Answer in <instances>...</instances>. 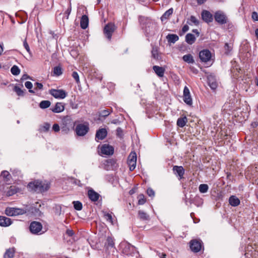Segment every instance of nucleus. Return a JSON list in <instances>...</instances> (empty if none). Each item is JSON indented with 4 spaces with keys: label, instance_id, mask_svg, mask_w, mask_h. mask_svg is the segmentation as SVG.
<instances>
[{
    "label": "nucleus",
    "instance_id": "1",
    "mask_svg": "<svg viewBox=\"0 0 258 258\" xmlns=\"http://www.w3.org/2000/svg\"><path fill=\"white\" fill-rule=\"evenodd\" d=\"M49 186L47 183H45L39 180L31 182L28 184V188L30 190L37 192H42L48 189Z\"/></svg>",
    "mask_w": 258,
    "mask_h": 258
},
{
    "label": "nucleus",
    "instance_id": "2",
    "mask_svg": "<svg viewBox=\"0 0 258 258\" xmlns=\"http://www.w3.org/2000/svg\"><path fill=\"white\" fill-rule=\"evenodd\" d=\"M75 122L69 116H64L61 120L60 128L61 133L64 134H68L75 126Z\"/></svg>",
    "mask_w": 258,
    "mask_h": 258
},
{
    "label": "nucleus",
    "instance_id": "3",
    "mask_svg": "<svg viewBox=\"0 0 258 258\" xmlns=\"http://www.w3.org/2000/svg\"><path fill=\"white\" fill-rule=\"evenodd\" d=\"M215 21L220 25H224L228 22V18L225 12L219 10L214 15Z\"/></svg>",
    "mask_w": 258,
    "mask_h": 258
},
{
    "label": "nucleus",
    "instance_id": "4",
    "mask_svg": "<svg viewBox=\"0 0 258 258\" xmlns=\"http://www.w3.org/2000/svg\"><path fill=\"white\" fill-rule=\"evenodd\" d=\"M116 27L114 23H109L104 28V33L108 40L111 39L113 33L116 30Z\"/></svg>",
    "mask_w": 258,
    "mask_h": 258
},
{
    "label": "nucleus",
    "instance_id": "5",
    "mask_svg": "<svg viewBox=\"0 0 258 258\" xmlns=\"http://www.w3.org/2000/svg\"><path fill=\"white\" fill-rule=\"evenodd\" d=\"M191 250L194 252H199L203 246V242L200 239H192L189 242Z\"/></svg>",
    "mask_w": 258,
    "mask_h": 258
},
{
    "label": "nucleus",
    "instance_id": "6",
    "mask_svg": "<svg viewBox=\"0 0 258 258\" xmlns=\"http://www.w3.org/2000/svg\"><path fill=\"white\" fill-rule=\"evenodd\" d=\"M42 229V225L40 222L33 221L30 223L29 229L30 232L34 234H40Z\"/></svg>",
    "mask_w": 258,
    "mask_h": 258
},
{
    "label": "nucleus",
    "instance_id": "7",
    "mask_svg": "<svg viewBox=\"0 0 258 258\" xmlns=\"http://www.w3.org/2000/svg\"><path fill=\"white\" fill-rule=\"evenodd\" d=\"M136 163L137 154L135 152L132 151L130 154L127 159V163L131 171H133L135 169L136 166Z\"/></svg>",
    "mask_w": 258,
    "mask_h": 258
},
{
    "label": "nucleus",
    "instance_id": "8",
    "mask_svg": "<svg viewBox=\"0 0 258 258\" xmlns=\"http://www.w3.org/2000/svg\"><path fill=\"white\" fill-rule=\"evenodd\" d=\"M89 130L88 125L79 124L76 127V132L79 136H84L88 132Z\"/></svg>",
    "mask_w": 258,
    "mask_h": 258
},
{
    "label": "nucleus",
    "instance_id": "9",
    "mask_svg": "<svg viewBox=\"0 0 258 258\" xmlns=\"http://www.w3.org/2000/svg\"><path fill=\"white\" fill-rule=\"evenodd\" d=\"M199 57L202 61L207 62L211 58V52L208 49L202 50L199 53Z\"/></svg>",
    "mask_w": 258,
    "mask_h": 258
},
{
    "label": "nucleus",
    "instance_id": "10",
    "mask_svg": "<svg viewBox=\"0 0 258 258\" xmlns=\"http://www.w3.org/2000/svg\"><path fill=\"white\" fill-rule=\"evenodd\" d=\"M50 94L55 98L63 99L67 96L66 92L63 90L51 89Z\"/></svg>",
    "mask_w": 258,
    "mask_h": 258
},
{
    "label": "nucleus",
    "instance_id": "11",
    "mask_svg": "<svg viewBox=\"0 0 258 258\" xmlns=\"http://www.w3.org/2000/svg\"><path fill=\"white\" fill-rule=\"evenodd\" d=\"M183 101L186 104L189 105L192 104V102L190 95V92L188 88L186 86H185L183 89Z\"/></svg>",
    "mask_w": 258,
    "mask_h": 258
},
{
    "label": "nucleus",
    "instance_id": "12",
    "mask_svg": "<svg viewBox=\"0 0 258 258\" xmlns=\"http://www.w3.org/2000/svg\"><path fill=\"white\" fill-rule=\"evenodd\" d=\"M107 135V132L104 128L99 129L96 133L95 140L98 142L99 140H102L104 139Z\"/></svg>",
    "mask_w": 258,
    "mask_h": 258
},
{
    "label": "nucleus",
    "instance_id": "13",
    "mask_svg": "<svg viewBox=\"0 0 258 258\" xmlns=\"http://www.w3.org/2000/svg\"><path fill=\"white\" fill-rule=\"evenodd\" d=\"M101 152L103 154L106 155H111L114 153V148L112 146L108 145H103L101 148Z\"/></svg>",
    "mask_w": 258,
    "mask_h": 258
},
{
    "label": "nucleus",
    "instance_id": "14",
    "mask_svg": "<svg viewBox=\"0 0 258 258\" xmlns=\"http://www.w3.org/2000/svg\"><path fill=\"white\" fill-rule=\"evenodd\" d=\"M202 18L205 22L209 23L213 20L212 14L207 10H203L201 14Z\"/></svg>",
    "mask_w": 258,
    "mask_h": 258
},
{
    "label": "nucleus",
    "instance_id": "15",
    "mask_svg": "<svg viewBox=\"0 0 258 258\" xmlns=\"http://www.w3.org/2000/svg\"><path fill=\"white\" fill-rule=\"evenodd\" d=\"M88 197L92 202H95L98 201L100 195L94 190L91 189L88 191Z\"/></svg>",
    "mask_w": 258,
    "mask_h": 258
},
{
    "label": "nucleus",
    "instance_id": "16",
    "mask_svg": "<svg viewBox=\"0 0 258 258\" xmlns=\"http://www.w3.org/2000/svg\"><path fill=\"white\" fill-rule=\"evenodd\" d=\"M208 82L211 89L215 90L217 88L218 84L214 76L210 75L208 76Z\"/></svg>",
    "mask_w": 258,
    "mask_h": 258
},
{
    "label": "nucleus",
    "instance_id": "17",
    "mask_svg": "<svg viewBox=\"0 0 258 258\" xmlns=\"http://www.w3.org/2000/svg\"><path fill=\"white\" fill-rule=\"evenodd\" d=\"M173 170L174 174L179 176V179H181L183 178L184 169L182 166H174L173 167Z\"/></svg>",
    "mask_w": 258,
    "mask_h": 258
},
{
    "label": "nucleus",
    "instance_id": "18",
    "mask_svg": "<svg viewBox=\"0 0 258 258\" xmlns=\"http://www.w3.org/2000/svg\"><path fill=\"white\" fill-rule=\"evenodd\" d=\"M64 109V106L63 103L57 102L54 107L50 108V110L54 113H60Z\"/></svg>",
    "mask_w": 258,
    "mask_h": 258
},
{
    "label": "nucleus",
    "instance_id": "19",
    "mask_svg": "<svg viewBox=\"0 0 258 258\" xmlns=\"http://www.w3.org/2000/svg\"><path fill=\"white\" fill-rule=\"evenodd\" d=\"M12 222L10 218L5 216H0V226L7 227L12 224Z\"/></svg>",
    "mask_w": 258,
    "mask_h": 258
},
{
    "label": "nucleus",
    "instance_id": "20",
    "mask_svg": "<svg viewBox=\"0 0 258 258\" xmlns=\"http://www.w3.org/2000/svg\"><path fill=\"white\" fill-rule=\"evenodd\" d=\"M153 70L159 77H163L164 76L165 72V69L164 68L158 66H154Z\"/></svg>",
    "mask_w": 258,
    "mask_h": 258
},
{
    "label": "nucleus",
    "instance_id": "21",
    "mask_svg": "<svg viewBox=\"0 0 258 258\" xmlns=\"http://www.w3.org/2000/svg\"><path fill=\"white\" fill-rule=\"evenodd\" d=\"M88 24H89L88 17L86 15H83L81 18V21H80L81 27L83 29H85L88 27Z\"/></svg>",
    "mask_w": 258,
    "mask_h": 258
},
{
    "label": "nucleus",
    "instance_id": "22",
    "mask_svg": "<svg viewBox=\"0 0 258 258\" xmlns=\"http://www.w3.org/2000/svg\"><path fill=\"white\" fill-rule=\"evenodd\" d=\"M229 203L233 207L238 206L240 204V200L235 196H231L229 199Z\"/></svg>",
    "mask_w": 258,
    "mask_h": 258
},
{
    "label": "nucleus",
    "instance_id": "23",
    "mask_svg": "<svg viewBox=\"0 0 258 258\" xmlns=\"http://www.w3.org/2000/svg\"><path fill=\"white\" fill-rule=\"evenodd\" d=\"M196 37L194 35L188 33L185 36V41L189 44H192L196 41Z\"/></svg>",
    "mask_w": 258,
    "mask_h": 258
},
{
    "label": "nucleus",
    "instance_id": "24",
    "mask_svg": "<svg viewBox=\"0 0 258 258\" xmlns=\"http://www.w3.org/2000/svg\"><path fill=\"white\" fill-rule=\"evenodd\" d=\"M166 39L168 42L174 43L179 39V37L176 34H169L166 36Z\"/></svg>",
    "mask_w": 258,
    "mask_h": 258
},
{
    "label": "nucleus",
    "instance_id": "25",
    "mask_svg": "<svg viewBox=\"0 0 258 258\" xmlns=\"http://www.w3.org/2000/svg\"><path fill=\"white\" fill-rule=\"evenodd\" d=\"M151 53L152 57H153L154 59L156 60H159L160 59V56L158 53V49L157 46H152Z\"/></svg>",
    "mask_w": 258,
    "mask_h": 258
},
{
    "label": "nucleus",
    "instance_id": "26",
    "mask_svg": "<svg viewBox=\"0 0 258 258\" xmlns=\"http://www.w3.org/2000/svg\"><path fill=\"white\" fill-rule=\"evenodd\" d=\"M187 121V119L186 116L180 117L177 120V125L179 127H183L185 125Z\"/></svg>",
    "mask_w": 258,
    "mask_h": 258
},
{
    "label": "nucleus",
    "instance_id": "27",
    "mask_svg": "<svg viewBox=\"0 0 258 258\" xmlns=\"http://www.w3.org/2000/svg\"><path fill=\"white\" fill-rule=\"evenodd\" d=\"M138 216L139 218L142 220H149V216L143 211L140 210L138 212Z\"/></svg>",
    "mask_w": 258,
    "mask_h": 258
},
{
    "label": "nucleus",
    "instance_id": "28",
    "mask_svg": "<svg viewBox=\"0 0 258 258\" xmlns=\"http://www.w3.org/2000/svg\"><path fill=\"white\" fill-rule=\"evenodd\" d=\"M187 23L190 25H192L193 24L196 26L199 24V22L198 20L196 18V17L194 16H191L190 18L188 19Z\"/></svg>",
    "mask_w": 258,
    "mask_h": 258
},
{
    "label": "nucleus",
    "instance_id": "29",
    "mask_svg": "<svg viewBox=\"0 0 258 258\" xmlns=\"http://www.w3.org/2000/svg\"><path fill=\"white\" fill-rule=\"evenodd\" d=\"M183 60L188 63H193L194 62V59L193 58L192 56L190 54H186L183 56L182 57Z\"/></svg>",
    "mask_w": 258,
    "mask_h": 258
},
{
    "label": "nucleus",
    "instance_id": "30",
    "mask_svg": "<svg viewBox=\"0 0 258 258\" xmlns=\"http://www.w3.org/2000/svg\"><path fill=\"white\" fill-rule=\"evenodd\" d=\"M173 12V9L172 8H170L167 11H166L161 17V20L163 21L164 19H168L169 17L172 14Z\"/></svg>",
    "mask_w": 258,
    "mask_h": 258
},
{
    "label": "nucleus",
    "instance_id": "31",
    "mask_svg": "<svg viewBox=\"0 0 258 258\" xmlns=\"http://www.w3.org/2000/svg\"><path fill=\"white\" fill-rule=\"evenodd\" d=\"M14 252L13 248L7 249L4 255L5 258H13L14 257Z\"/></svg>",
    "mask_w": 258,
    "mask_h": 258
},
{
    "label": "nucleus",
    "instance_id": "32",
    "mask_svg": "<svg viewBox=\"0 0 258 258\" xmlns=\"http://www.w3.org/2000/svg\"><path fill=\"white\" fill-rule=\"evenodd\" d=\"M51 104V102L48 100H43L39 103V107L41 109H46L48 108Z\"/></svg>",
    "mask_w": 258,
    "mask_h": 258
},
{
    "label": "nucleus",
    "instance_id": "33",
    "mask_svg": "<svg viewBox=\"0 0 258 258\" xmlns=\"http://www.w3.org/2000/svg\"><path fill=\"white\" fill-rule=\"evenodd\" d=\"M1 176L3 177L5 181L6 182L9 181L11 178V175L10 173L6 170H4L2 172Z\"/></svg>",
    "mask_w": 258,
    "mask_h": 258
},
{
    "label": "nucleus",
    "instance_id": "34",
    "mask_svg": "<svg viewBox=\"0 0 258 258\" xmlns=\"http://www.w3.org/2000/svg\"><path fill=\"white\" fill-rule=\"evenodd\" d=\"M53 73L54 75L59 76L62 73V68L60 66H56L53 68Z\"/></svg>",
    "mask_w": 258,
    "mask_h": 258
},
{
    "label": "nucleus",
    "instance_id": "35",
    "mask_svg": "<svg viewBox=\"0 0 258 258\" xmlns=\"http://www.w3.org/2000/svg\"><path fill=\"white\" fill-rule=\"evenodd\" d=\"M209 186L207 184H201L199 187V191L201 193L204 194L208 191Z\"/></svg>",
    "mask_w": 258,
    "mask_h": 258
},
{
    "label": "nucleus",
    "instance_id": "36",
    "mask_svg": "<svg viewBox=\"0 0 258 258\" xmlns=\"http://www.w3.org/2000/svg\"><path fill=\"white\" fill-rule=\"evenodd\" d=\"M11 72L13 75L18 76L20 73V70L18 66L14 65L12 67Z\"/></svg>",
    "mask_w": 258,
    "mask_h": 258
},
{
    "label": "nucleus",
    "instance_id": "37",
    "mask_svg": "<svg viewBox=\"0 0 258 258\" xmlns=\"http://www.w3.org/2000/svg\"><path fill=\"white\" fill-rule=\"evenodd\" d=\"M73 203L75 210L80 211L82 209V204L80 201H74Z\"/></svg>",
    "mask_w": 258,
    "mask_h": 258
},
{
    "label": "nucleus",
    "instance_id": "38",
    "mask_svg": "<svg viewBox=\"0 0 258 258\" xmlns=\"http://www.w3.org/2000/svg\"><path fill=\"white\" fill-rule=\"evenodd\" d=\"M17 188L15 186H10L9 190L7 191V195L8 196H11L17 192Z\"/></svg>",
    "mask_w": 258,
    "mask_h": 258
},
{
    "label": "nucleus",
    "instance_id": "39",
    "mask_svg": "<svg viewBox=\"0 0 258 258\" xmlns=\"http://www.w3.org/2000/svg\"><path fill=\"white\" fill-rule=\"evenodd\" d=\"M138 204L140 205H144L146 202V200L145 198V196L143 194H140L138 197Z\"/></svg>",
    "mask_w": 258,
    "mask_h": 258
},
{
    "label": "nucleus",
    "instance_id": "40",
    "mask_svg": "<svg viewBox=\"0 0 258 258\" xmlns=\"http://www.w3.org/2000/svg\"><path fill=\"white\" fill-rule=\"evenodd\" d=\"M110 114V111L109 110H103L99 112V117H106Z\"/></svg>",
    "mask_w": 258,
    "mask_h": 258
},
{
    "label": "nucleus",
    "instance_id": "41",
    "mask_svg": "<svg viewBox=\"0 0 258 258\" xmlns=\"http://www.w3.org/2000/svg\"><path fill=\"white\" fill-rule=\"evenodd\" d=\"M15 216L23 215L26 213V210L23 209L14 208Z\"/></svg>",
    "mask_w": 258,
    "mask_h": 258
},
{
    "label": "nucleus",
    "instance_id": "42",
    "mask_svg": "<svg viewBox=\"0 0 258 258\" xmlns=\"http://www.w3.org/2000/svg\"><path fill=\"white\" fill-rule=\"evenodd\" d=\"M14 208H7L5 210V213L7 216H15Z\"/></svg>",
    "mask_w": 258,
    "mask_h": 258
},
{
    "label": "nucleus",
    "instance_id": "43",
    "mask_svg": "<svg viewBox=\"0 0 258 258\" xmlns=\"http://www.w3.org/2000/svg\"><path fill=\"white\" fill-rule=\"evenodd\" d=\"M106 244L108 247H113L114 244L113 239L111 237H108L106 240Z\"/></svg>",
    "mask_w": 258,
    "mask_h": 258
},
{
    "label": "nucleus",
    "instance_id": "44",
    "mask_svg": "<svg viewBox=\"0 0 258 258\" xmlns=\"http://www.w3.org/2000/svg\"><path fill=\"white\" fill-rule=\"evenodd\" d=\"M14 91L17 93V94L19 96H23L24 95V92L19 87L16 86H15L14 88Z\"/></svg>",
    "mask_w": 258,
    "mask_h": 258
},
{
    "label": "nucleus",
    "instance_id": "45",
    "mask_svg": "<svg viewBox=\"0 0 258 258\" xmlns=\"http://www.w3.org/2000/svg\"><path fill=\"white\" fill-rule=\"evenodd\" d=\"M25 87L29 89V92L31 93H34V91L31 89L33 87L32 83L31 82L27 81L25 83Z\"/></svg>",
    "mask_w": 258,
    "mask_h": 258
},
{
    "label": "nucleus",
    "instance_id": "46",
    "mask_svg": "<svg viewBox=\"0 0 258 258\" xmlns=\"http://www.w3.org/2000/svg\"><path fill=\"white\" fill-rule=\"evenodd\" d=\"M72 76L77 84L80 83L79 76L77 72H73Z\"/></svg>",
    "mask_w": 258,
    "mask_h": 258
},
{
    "label": "nucleus",
    "instance_id": "47",
    "mask_svg": "<svg viewBox=\"0 0 258 258\" xmlns=\"http://www.w3.org/2000/svg\"><path fill=\"white\" fill-rule=\"evenodd\" d=\"M104 216L107 221H109L112 224L113 223L112 217L110 214H109V213L105 214L104 215Z\"/></svg>",
    "mask_w": 258,
    "mask_h": 258
},
{
    "label": "nucleus",
    "instance_id": "48",
    "mask_svg": "<svg viewBox=\"0 0 258 258\" xmlns=\"http://www.w3.org/2000/svg\"><path fill=\"white\" fill-rule=\"evenodd\" d=\"M147 194L149 197H153L155 195L154 191L151 188H149L147 190Z\"/></svg>",
    "mask_w": 258,
    "mask_h": 258
},
{
    "label": "nucleus",
    "instance_id": "49",
    "mask_svg": "<svg viewBox=\"0 0 258 258\" xmlns=\"http://www.w3.org/2000/svg\"><path fill=\"white\" fill-rule=\"evenodd\" d=\"M251 18L254 21H258V14L256 12L252 13Z\"/></svg>",
    "mask_w": 258,
    "mask_h": 258
},
{
    "label": "nucleus",
    "instance_id": "50",
    "mask_svg": "<svg viewBox=\"0 0 258 258\" xmlns=\"http://www.w3.org/2000/svg\"><path fill=\"white\" fill-rule=\"evenodd\" d=\"M23 45H24V48L26 49V50H27V51L29 53L30 52V48H29V45L26 41V39H25V40L23 42Z\"/></svg>",
    "mask_w": 258,
    "mask_h": 258
},
{
    "label": "nucleus",
    "instance_id": "51",
    "mask_svg": "<svg viewBox=\"0 0 258 258\" xmlns=\"http://www.w3.org/2000/svg\"><path fill=\"white\" fill-rule=\"evenodd\" d=\"M189 29V27L187 25H185L183 26V27L182 28V33H180L179 35L181 36L183 34L185 33L186 32H187Z\"/></svg>",
    "mask_w": 258,
    "mask_h": 258
},
{
    "label": "nucleus",
    "instance_id": "52",
    "mask_svg": "<svg viewBox=\"0 0 258 258\" xmlns=\"http://www.w3.org/2000/svg\"><path fill=\"white\" fill-rule=\"evenodd\" d=\"M50 127V125L49 123L46 122L44 124L43 126H42L43 128V131L44 132H47L49 130Z\"/></svg>",
    "mask_w": 258,
    "mask_h": 258
},
{
    "label": "nucleus",
    "instance_id": "53",
    "mask_svg": "<svg viewBox=\"0 0 258 258\" xmlns=\"http://www.w3.org/2000/svg\"><path fill=\"white\" fill-rule=\"evenodd\" d=\"M52 130L55 132H58L60 131V126L57 123H55L52 126Z\"/></svg>",
    "mask_w": 258,
    "mask_h": 258
},
{
    "label": "nucleus",
    "instance_id": "54",
    "mask_svg": "<svg viewBox=\"0 0 258 258\" xmlns=\"http://www.w3.org/2000/svg\"><path fill=\"white\" fill-rule=\"evenodd\" d=\"M116 135L121 138L122 136V130L120 127H118L116 129Z\"/></svg>",
    "mask_w": 258,
    "mask_h": 258
},
{
    "label": "nucleus",
    "instance_id": "55",
    "mask_svg": "<svg viewBox=\"0 0 258 258\" xmlns=\"http://www.w3.org/2000/svg\"><path fill=\"white\" fill-rule=\"evenodd\" d=\"M228 104H229V105L231 104L229 106V110H233L234 107V105H235V103L234 102H232V103H225V107H226V106H227Z\"/></svg>",
    "mask_w": 258,
    "mask_h": 258
},
{
    "label": "nucleus",
    "instance_id": "56",
    "mask_svg": "<svg viewBox=\"0 0 258 258\" xmlns=\"http://www.w3.org/2000/svg\"><path fill=\"white\" fill-rule=\"evenodd\" d=\"M66 234L69 236H72L74 234V232L72 230L68 229L66 231Z\"/></svg>",
    "mask_w": 258,
    "mask_h": 258
},
{
    "label": "nucleus",
    "instance_id": "57",
    "mask_svg": "<svg viewBox=\"0 0 258 258\" xmlns=\"http://www.w3.org/2000/svg\"><path fill=\"white\" fill-rule=\"evenodd\" d=\"M36 86V88L41 90L43 88V85L41 83L37 82L35 84Z\"/></svg>",
    "mask_w": 258,
    "mask_h": 258
},
{
    "label": "nucleus",
    "instance_id": "58",
    "mask_svg": "<svg viewBox=\"0 0 258 258\" xmlns=\"http://www.w3.org/2000/svg\"><path fill=\"white\" fill-rule=\"evenodd\" d=\"M28 79H31L30 77L27 74H24L21 78V80H25Z\"/></svg>",
    "mask_w": 258,
    "mask_h": 258
},
{
    "label": "nucleus",
    "instance_id": "59",
    "mask_svg": "<svg viewBox=\"0 0 258 258\" xmlns=\"http://www.w3.org/2000/svg\"><path fill=\"white\" fill-rule=\"evenodd\" d=\"M111 123L112 124H117L120 123V121L118 119H114L111 121Z\"/></svg>",
    "mask_w": 258,
    "mask_h": 258
},
{
    "label": "nucleus",
    "instance_id": "60",
    "mask_svg": "<svg viewBox=\"0 0 258 258\" xmlns=\"http://www.w3.org/2000/svg\"><path fill=\"white\" fill-rule=\"evenodd\" d=\"M192 32L197 34V36H199L200 35V33L198 29H193Z\"/></svg>",
    "mask_w": 258,
    "mask_h": 258
},
{
    "label": "nucleus",
    "instance_id": "61",
    "mask_svg": "<svg viewBox=\"0 0 258 258\" xmlns=\"http://www.w3.org/2000/svg\"><path fill=\"white\" fill-rule=\"evenodd\" d=\"M224 48L226 50H230V46H229V44L227 43H225Z\"/></svg>",
    "mask_w": 258,
    "mask_h": 258
},
{
    "label": "nucleus",
    "instance_id": "62",
    "mask_svg": "<svg viewBox=\"0 0 258 258\" xmlns=\"http://www.w3.org/2000/svg\"><path fill=\"white\" fill-rule=\"evenodd\" d=\"M197 3L199 4H203L205 3V2L206 1V0H197Z\"/></svg>",
    "mask_w": 258,
    "mask_h": 258
},
{
    "label": "nucleus",
    "instance_id": "63",
    "mask_svg": "<svg viewBox=\"0 0 258 258\" xmlns=\"http://www.w3.org/2000/svg\"><path fill=\"white\" fill-rule=\"evenodd\" d=\"M255 35L258 40V28L255 30Z\"/></svg>",
    "mask_w": 258,
    "mask_h": 258
},
{
    "label": "nucleus",
    "instance_id": "64",
    "mask_svg": "<svg viewBox=\"0 0 258 258\" xmlns=\"http://www.w3.org/2000/svg\"><path fill=\"white\" fill-rule=\"evenodd\" d=\"M3 51V47L2 45H0V55L2 54Z\"/></svg>",
    "mask_w": 258,
    "mask_h": 258
}]
</instances>
